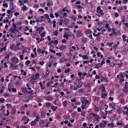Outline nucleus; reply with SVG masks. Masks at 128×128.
<instances>
[{
    "label": "nucleus",
    "mask_w": 128,
    "mask_h": 128,
    "mask_svg": "<svg viewBox=\"0 0 128 128\" xmlns=\"http://www.w3.org/2000/svg\"><path fill=\"white\" fill-rule=\"evenodd\" d=\"M27 118V117L26 116H25L22 118L21 120L22 121H24Z\"/></svg>",
    "instance_id": "obj_47"
},
{
    "label": "nucleus",
    "mask_w": 128,
    "mask_h": 128,
    "mask_svg": "<svg viewBox=\"0 0 128 128\" xmlns=\"http://www.w3.org/2000/svg\"><path fill=\"white\" fill-rule=\"evenodd\" d=\"M100 109V107L98 106H94V110L95 111L97 112H98L99 111Z\"/></svg>",
    "instance_id": "obj_26"
},
{
    "label": "nucleus",
    "mask_w": 128,
    "mask_h": 128,
    "mask_svg": "<svg viewBox=\"0 0 128 128\" xmlns=\"http://www.w3.org/2000/svg\"><path fill=\"white\" fill-rule=\"evenodd\" d=\"M70 88L72 90H76L78 89V88L76 85L74 86L72 84L70 85Z\"/></svg>",
    "instance_id": "obj_6"
},
{
    "label": "nucleus",
    "mask_w": 128,
    "mask_h": 128,
    "mask_svg": "<svg viewBox=\"0 0 128 128\" xmlns=\"http://www.w3.org/2000/svg\"><path fill=\"white\" fill-rule=\"evenodd\" d=\"M49 51L52 52V53H53L54 54H55L56 53V51L55 50H53L52 49H50L49 50Z\"/></svg>",
    "instance_id": "obj_40"
},
{
    "label": "nucleus",
    "mask_w": 128,
    "mask_h": 128,
    "mask_svg": "<svg viewBox=\"0 0 128 128\" xmlns=\"http://www.w3.org/2000/svg\"><path fill=\"white\" fill-rule=\"evenodd\" d=\"M47 5L48 6L50 7L53 5V2L51 1H49L47 3Z\"/></svg>",
    "instance_id": "obj_28"
},
{
    "label": "nucleus",
    "mask_w": 128,
    "mask_h": 128,
    "mask_svg": "<svg viewBox=\"0 0 128 128\" xmlns=\"http://www.w3.org/2000/svg\"><path fill=\"white\" fill-rule=\"evenodd\" d=\"M67 103V102L66 100H65L64 101L63 103V104L64 106H66Z\"/></svg>",
    "instance_id": "obj_39"
},
{
    "label": "nucleus",
    "mask_w": 128,
    "mask_h": 128,
    "mask_svg": "<svg viewBox=\"0 0 128 128\" xmlns=\"http://www.w3.org/2000/svg\"><path fill=\"white\" fill-rule=\"evenodd\" d=\"M36 123L35 121L33 120L31 122L30 125L32 126H34L36 124Z\"/></svg>",
    "instance_id": "obj_29"
},
{
    "label": "nucleus",
    "mask_w": 128,
    "mask_h": 128,
    "mask_svg": "<svg viewBox=\"0 0 128 128\" xmlns=\"http://www.w3.org/2000/svg\"><path fill=\"white\" fill-rule=\"evenodd\" d=\"M42 51V50L40 48H39L37 50V52H38L39 53H41Z\"/></svg>",
    "instance_id": "obj_49"
},
{
    "label": "nucleus",
    "mask_w": 128,
    "mask_h": 128,
    "mask_svg": "<svg viewBox=\"0 0 128 128\" xmlns=\"http://www.w3.org/2000/svg\"><path fill=\"white\" fill-rule=\"evenodd\" d=\"M3 6H5L6 8H7L8 7V5L7 3H5L3 4Z\"/></svg>",
    "instance_id": "obj_53"
},
{
    "label": "nucleus",
    "mask_w": 128,
    "mask_h": 128,
    "mask_svg": "<svg viewBox=\"0 0 128 128\" xmlns=\"http://www.w3.org/2000/svg\"><path fill=\"white\" fill-rule=\"evenodd\" d=\"M49 17L48 15V14H44L43 16H40L39 18H44L45 19Z\"/></svg>",
    "instance_id": "obj_12"
},
{
    "label": "nucleus",
    "mask_w": 128,
    "mask_h": 128,
    "mask_svg": "<svg viewBox=\"0 0 128 128\" xmlns=\"http://www.w3.org/2000/svg\"><path fill=\"white\" fill-rule=\"evenodd\" d=\"M20 13L19 12H15L14 14V15L16 16H17Z\"/></svg>",
    "instance_id": "obj_54"
},
{
    "label": "nucleus",
    "mask_w": 128,
    "mask_h": 128,
    "mask_svg": "<svg viewBox=\"0 0 128 128\" xmlns=\"http://www.w3.org/2000/svg\"><path fill=\"white\" fill-rule=\"evenodd\" d=\"M102 97L104 98H106L107 96V95L106 94L103 93H102Z\"/></svg>",
    "instance_id": "obj_31"
},
{
    "label": "nucleus",
    "mask_w": 128,
    "mask_h": 128,
    "mask_svg": "<svg viewBox=\"0 0 128 128\" xmlns=\"http://www.w3.org/2000/svg\"><path fill=\"white\" fill-rule=\"evenodd\" d=\"M100 15L102 16H103L104 15V13L102 12V10H100L99 12Z\"/></svg>",
    "instance_id": "obj_44"
},
{
    "label": "nucleus",
    "mask_w": 128,
    "mask_h": 128,
    "mask_svg": "<svg viewBox=\"0 0 128 128\" xmlns=\"http://www.w3.org/2000/svg\"><path fill=\"white\" fill-rule=\"evenodd\" d=\"M66 48V47L64 45H61L59 46V49L61 50H64Z\"/></svg>",
    "instance_id": "obj_21"
},
{
    "label": "nucleus",
    "mask_w": 128,
    "mask_h": 128,
    "mask_svg": "<svg viewBox=\"0 0 128 128\" xmlns=\"http://www.w3.org/2000/svg\"><path fill=\"white\" fill-rule=\"evenodd\" d=\"M21 72L22 75H24V76H26V75L27 73L24 70H21Z\"/></svg>",
    "instance_id": "obj_16"
},
{
    "label": "nucleus",
    "mask_w": 128,
    "mask_h": 128,
    "mask_svg": "<svg viewBox=\"0 0 128 128\" xmlns=\"http://www.w3.org/2000/svg\"><path fill=\"white\" fill-rule=\"evenodd\" d=\"M85 1L87 4H88V3L90 4H91V0H86Z\"/></svg>",
    "instance_id": "obj_42"
},
{
    "label": "nucleus",
    "mask_w": 128,
    "mask_h": 128,
    "mask_svg": "<svg viewBox=\"0 0 128 128\" xmlns=\"http://www.w3.org/2000/svg\"><path fill=\"white\" fill-rule=\"evenodd\" d=\"M70 71V69L69 68H68L66 70L64 71V72L67 73H68Z\"/></svg>",
    "instance_id": "obj_43"
},
{
    "label": "nucleus",
    "mask_w": 128,
    "mask_h": 128,
    "mask_svg": "<svg viewBox=\"0 0 128 128\" xmlns=\"http://www.w3.org/2000/svg\"><path fill=\"white\" fill-rule=\"evenodd\" d=\"M123 91L125 92H128V88L126 85H125V86L123 88Z\"/></svg>",
    "instance_id": "obj_18"
},
{
    "label": "nucleus",
    "mask_w": 128,
    "mask_h": 128,
    "mask_svg": "<svg viewBox=\"0 0 128 128\" xmlns=\"http://www.w3.org/2000/svg\"><path fill=\"white\" fill-rule=\"evenodd\" d=\"M12 26L10 28V31L12 33L14 32L17 33L18 32V31L17 29V27L16 26V25L14 23H13L12 24Z\"/></svg>",
    "instance_id": "obj_1"
},
{
    "label": "nucleus",
    "mask_w": 128,
    "mask_h": 128,
    "mask_svg": "<svg viewBox=\"0 0 128 128\" xmlns=\"http://www.w3.org/2000/svg\"><path fill=\"white\" fill-rule=\"evenodd\" d=\"M58 31L57 30H55L53 34L55 36H57L58 35Z\"/></svg>",
    "instance_id": "obj_30"
},
{
    "label": "nucleus",
    "mask_w": 128,
    "mask_h": 128,
    "mask_svg": "<svg viewBox=\"0 0 128 128\" xmlns=\"http://www.w3.org/2000/svg\"><path fill=\"white\" fill-rule=\"evenodd\" d=\"M46 106L47 107H49L51 106V103L49 102L46 103Z\"/></svg>",
    "instance_id": "obj_32"
},
{
    "label": "nucleus",
    "mask_w": 128,
    "mask_h": 128,
    "mask_svg": "<svg viewBox=\"0 0 128 128\" xmlns=\"http://www.w3.org/2000/svg\"><path fill=\"white\" fill-rule=\"evenodd\" d=\"M101 66L100 65V64H96L94 66L95 68L97 69H98Z\"/></svg>",
    "instance_id": "obj_23"
},
{
    "label": "nucleus",
    "mask_w": 128,
    "mask_h": 128,
    "mask_svg": "<svg viewBox=\"0 0 128 128\" xmlns=\"http://www.w3.org/2000/svg\"><path fill=\"white\" fill-rule=\"evenodd\" d=\"M39 84L40 85V87H41V89L43 90L44 88V86L42 85V83L41 82H40L39 83Z\"/></svg>",
    "instance_id": "obj_34"
},
{
    "label": "nucleus",
    "mask_w": 128,
    "mask_h": 128,
    "mask_svg": "<svg viewBox=\"0 0 128 128\" xmlns=\"http://www.w3.org/2000/svg\"><path fill=\"white\" fill-rule=\"evenodd\" d=\"M44 29V28L42 27L38 28L37 29V31L39 32V33L40 34L42 30Z\"/></svg>",
    "instance_id": "obj_25"
},
{
    "label": "nucleus",
    "mask_w": 128,
    "mask_h": 128,
    "mask_svg": "<svg viewBox=\"0 0 128 128\" xmlns=\"http://www.w3.org/2000/svg\"><path fill=\"white\" fill-rule=\"evenodd\" d=\"M90 62L89 60L84 61L83 62V63L84 64H88Z\"/></svg>",
    "instance_id": "obj_56"
},
{
    "label": "nucleus",
    "mask_w": 128,
    "mask_h": 128,
    "mask_svg": "<svg viewBox=\"0 0 128 128\" xmlns=\"http://www.w3.org/2000/svg\"><path fill=\"white\" fill-rule=\"evenodd\" d=\"M28 9L27 7H26V5H23L22 6L21 10L23 11L26 10Z\"/></svg>",
    "instance_id": "obj_19"
},
{
    "label": "nucleus",
    "mask_w": 128,
    "mask_h": 128,
    "mask_svg": "<svg viewBox=\"0 0 128 128\" xmlns=\"http://www.w3.org/2000/svg\"><path fill=\"white\" fill-rule=\"evenodd\" d=\"M40 72H38V71H37L36 74H35L34 76H35L36 78H37L38 79L40 76Z\"/></svg>",
    "instance_id": "obj_20"
},
{
    "label": "nucleus",
    "mask_w": 128,
    "mask_h": 128,
    "mask_svg": "<svg viewBox=\"0 0 128 128\" xmlns=\"http://www.w3.org/2000/svg\"><path fill=\"white\" fill-rule=\"evenodd\" d=\"M11 60L12 62L14 64H17L19 62V60L18 58L16 57H14L12 58Z\"/></svg>",
    "instance_id": "obj_4"
},
{
    "label": "nucleus",
    "mask_w": 128,
    "mask_h": 128,
    "mask_svg": "<svg viewBox=\"0 0 128 128\" xmlns=\"http://www.w3.org/2000/svg\"><path fill=\"white\" fill-rule=\"evenodd\" d=\"M19 123V122L18 121H17L16 122H15L14 124L15 126H18V124Z\"/></svg>",
    "instance_id": "obj_62"
},
{
    "label": "nucleus",
    "mask_w": 128,
    "mask_h": 128,
    "mask_svg": "<svg viewBox=\"0 0 128 128\" xmlns=\"http://www.w3.org/2000/svg\"><path fill=\"white\" fill-rule=\"evenodd\" d=\"M124 76L122 74H120V82H122L124 80Z\"/></svg>",
    "instance_id": "obj_17"
},
{
    "label": "nucleus",
    "mask_w": 128,
    "mask_h": 128,
    "mask_svg": "<svg viewBox=\"0 0 128 128\" xmlns=\"http://www.w3.org/2000/svg\"><path fill=\"white\" fill-rule=\"evenodd\" d=\"M107 122L105 121H103L102 123L99 124V126L102 128H104L106 126Z\"/></svg>",
    "instance_id": "obj_5"
},
{
    "label": "nucleus",
    "mask_w": 128,
    "mask_h": 128,
    "mask_svg": "<svg viewBox=\"0 0 128 128\" xmlns=\"http://www.w3.org/2000/svg\"><path fill=\"white\" fill-rule=\"evenodd\" d=\"M101 86V89L102 90V92H104L106 91L105 88L103 86V85H102Z\"/></svg>",
    "instance_id": "obj_33"
},
{
    "label": "nucleus",
    "mask_w": 128,
    "mask_h": 128,
    "mask_svg": "<svg viewBox=\"0 0 128 128\" xmlns=\"http://www.w3.org/2000/svg\"><path fill=\"white\" fill-rule=\"evenodd\" d=\"M114 44V42H112L110 43H107L108 45L110 47H111L112 46V44Z\"/></svg>",
    "instance_id": "obj_48"
},
{
    "label": "nucleus",
    "mask_w": 128,
    "mask_h": 128,
    "mask_svg": "<svg viewBox=\"0 0 128 128\" xmlns=\"http://www.w3.org/2000/svg\"><path fill=\"white\" fill-rule=\"evenodd\" d=\"M122 37L123 41L124 42H126V36L124 35H123L122 36Z\"/></svg>",
    "instance_id": "obj_37"
},
{
    "label": "nucleus",
    "mask_w": 128,
    "mask_h": 128,
    "mask_svg": "<svg viewBox=\"0 0 128 128\" xmlns=\"http://www.w3.org/2000/svg\"><path fill=\"white\" fill-rule=\"evenodd\" d=\"M91 114L97 120H98L99 117L98 115L94 114L93 113H92Z\"/></svg>",
    "instance_id": "obj_14"
},
{
    "label": "nucleus",
    "mask_w": 128,
    "mask_h": 128,
    "mask_svg": "<svg viewBox=\"0 0 128 128\" xmlns=\"http://www.w3.org/2000/svg\"><path fill=\"white\" fill-rule=\"evenodd\" d=\"M39 64L40 65L42 66L44 64V62L42 61V62H39Z\"/></svg>",
    "instance_id": "obj_58"
},
{
    "label": "nucleus",
    "mask_w": 128,
    "mask_h": 128,
    "mask_svg": "<svg viewBox=\"0 0 128 128\" xmlns=\"http://www.w3.org/2000/svg\"><path fill=\"white\" fill-rule=\"evenodd\" d=\"M16 111V110L15 108H13L12 109V114H14Z\"/></svg>",
    "instance_id": "obj_46"
},
{
    "label": "nucleus",
    "mask_w": 128,
    "mask_h": 128,
    "mask_svg": "<svg viewBox=\"0 0 128 128\" xmlns=\"http://www.w3.org/2000/svg\"><path fill=\"white\" fill-rule=\"evenodd\" d=\"M4 67L5 68H7L8 67V66L7 64V63L6 62H5L4 64Z\"/></svg>",
    "instance_id": "obj_51"
},
{
    "label": "nucleus",
    "mask_w": 128,
    "mask_h": 128,
    "mask_svg": "<svg viewBox=\"0 0 128 128\" xmlns=\"http://www.w3.org/2000/svg\"><path fill=\"white\" fill-rule=\"evenodd\" d=\"M85 32L87 34H90L92 33V31L88 29L86 30Z\"/></svg>",
    "instance_id": "obj_24"
},
{
    "label": "nucleus",
    "mask_w": 128,
    "mask_h": 128,
    "mask_svg": "<svg viewBox=\"0 0 128 128\" xmlns=\"http://www.w3.org/2000/svg\"><path fill=\"white\" fill-rule=\"evenodd\" d=\"M22 92L24 93H28V90L27 88H22Z\"/></svg>",
    "instance_id": "obj_22"
},
{
    "label": "nucleus",
    "mask_w": 128,
    "mask_h": 128,
    "mask_svg": "<svg viewBox=\"0 0 128 128\" xmlns=\"http://www.w3.org/2000/svg\"><path fill=\"white\" fill-rule=\"evenodd\" d=\"M74 84L78 88L81 87L82 86V83L78 80H76L74 82Z\"/></svg>",
    "instance_id": "obj_2"
},
{
    "label": "nucleus",
    "mask_w": 128,
    "mask_h": 128,
    "mask_svg": "<svg viewBox=\"0 0 128 128\" xmlns=\"http://www.w3.org/2000/svg\"><path fill=\"white\" fill-rule=\"evenodd\" d=\"M5 101V100L4 98H0V102H3Z\"/></svg>",
    "instance_id": "obj_50"
},
{
    "label": "nucleus",
    "mask_w": 128,
    "mask_h": 128,
    "mask_svg": "<svg viewBox=\"0 0 128 128\" xmlns=\"http://www.w3.org/2000/svg\"><path fill=\"white\" fill-rule=\"evenodd\" d=\"M114 126V124L112 123L111 124L109 123L108 124V126L109 128H112Z\"/></svg>",
    "instance_id": "obj_27"
},
{
    "label": "nucleus",
    "mask_w": 128,
    "mask_h": 128,
    "mask_svg": "<svg viewBox=\"0 0 128 128\" xmlns=\"http://www.w3.org/2000/svg\"><path fill=\"white\" fill-rule=\"evenodd\" d=\"M30 63V61L29 60H27L26 62V65H28Z\"/></svg>",
    "instance_id": "obj_45"
},
{
    "label": "nucleus",
    "mask_w": 128,
    "mask_h": 128,
    "mask_svg": "<svg viewBox=\"0 0 128 128\" xmlns=\"http://www.w3.org/2000/svg\"><path fill=\"white\" fill-rule=\"evenodd\" d=\"M105 115H106L107 114H109L111 113L112 111L111 110H110L107 111L106 110H105Z\"/></svg>",
    "instance_id": "obj_38"
},
{
    "label": "nucleus",
    "mask_w": 128,
    "mask_h": 128,
    "mask_svg": "<svg viewBox=\"0 0 128 128\" xmlns=\"http://www.w3.org/2000/svg\"><path fill=\"white\" fill-rule=\"evenodd\" d=\"M82 104L81 106V108L82 110H84V109L88 107L86 106V104L84 103L83 102H82Z\"/></svg>",
    "instance_id": "obj_11"
},
{
    "label": "nucleus",
    "mask_w": 128,
    "mask_h": 128,
    "mask_svg": "<svg viewBox=\"0 0 128 128\" xmlns=\"http://www.w3.org/2000/svg\"><path fill=\"white\" fill-rule=\"evenodd\" d=\"M46 72L45 74V76L46 77L49 76L50 73V71L49 69H48L47 67L46 68Z\"/></svg>",
    "instance_id": "obj_8"
},
{
    "label": "nucleus",
    "mask_w": 128,
    "mask_h": 128,
    "mask_svg": "<svg viewBox=\"0 0 128 128\" xmlns=\"http://www.w3.org/2000/svg\"><path fill=\"white\" fill-rule=\"evenodd\" d=\"M76 6L78 9H82L83 8V4L80 1H77L76 2Z\"/></svg>",
    "instance_id": "obj_3"
},
{
    "label": "nucleus",
    "mask_w": 128,
    "mask_h": 128,
    "mask_svg": "<svg viewBox=\"0 0 128 128\" xmlns=\"http://www.w3.org/2000/svg\"><path fill=\"white\" fill-rule=\"evenodd\" d=\"M128 52V50L127 49H124V50H122V53H124V54L125 53Z\"/></svg>",
    "instance_id": "obj_36"
},
{
    "label": "nucleus",
    "mask_w": 128,
    "mask_h": 128,
    "mask_svg": "<svg viewBox=\"0 0 128 128\" xmlns=\"http://www.w3.org/2000/svg\"><path fill=\"white\" fill-rule=\"evenodd\" d=\"M6 58L8 59L10 58V56L12 55V53L9 52H6Z\"/></svg>",
    "instance_id": "obj_7"
},
{
    "label": "nucleus",
    "mask_w": 128,
    "mask_h": 128,
    "mask_svg": "<svg viewBox=\"0 0 128 128\" xmlns=\"http://www.w3.org/2000/svg\"><path fill=\"white\" fill-rule=\"evenodd\" d=\"M44 98L46 100L48 101H51L53 100L52 97L50 96H49L47 97L45 96Z\"/></svg>",
    "instance_id": "obj_9"
},
{
    "label": "nucleus",
    "mask_w": 128,
    "mask_h": 128,
    "mask_svg": "<svg viewBox=\"0 0 128 128\" xmlns=\"http://www.w3.org/2000/svg\"><path fill=\"white\" fill-rule=\"evenodd\" d=\"M69 36L68 34V33L65 32L63 35V37L64 38H66V39H68V37Z\"/></svg>",
    "instance_id": "obj_15"
},
{
    "label": "nucleus",
    "mask_w": 128,
    "mask_h": 128,
    "mask_svg": "<svg viewBox=\"0 0 128 128\" xmlns=\"http://www.w3.org/2000/svg\"><path fill=\"white\" fill-rule=\"evenodd\" d=\"M118 47L117 45L116 44L113 47V49L114 50H116Z\"/></svg>",
    "instance_id": "obj_60"
},
{
    "label": "nucleus",
    "mask_w": 128,
    "mask_h": 128,
    "mask_svg": "<svg viewBox=\"0 0 128 128\" xmlns=\"http://www.w3.org/2000/svg\"><path fill=\"white\" fill-rule=\"evenodd\" d=\"M33 115L34 117L36 116L37 115V114L36 111H34L33 112Z\"/></svg>",
    "instance_id": "obj_63"
},
{
    "label": "nucleus",
    "mask_w": 128,
    "mask_h": 128,
    "mask_svg": "<svg viewBox=\"0 0 128 128\" xmlns=\"http://www.w3.org/2000/svg\"><path fill=\"white\" fill-rule=\"evenodd\" d=\"M14 50H16L19 49V48L18 46H16L14 47Z\"/></svg>",
    "instance_id": "obj_52"
},
{
    "label": "nucleus",
    "mask_w": 128,
    "mask_h": 128,
    "mask_svg": "<svg viewBox=\"0 0 128 128\" xmlns=\"http://www.w3.org/2000/svg\"><path fill=\"white\" fill-rule=\"evenodd\" d=\"M39 6V5L38 4H35L34 6V8H38Z\"/></svg>",
    "instance_id": "obj_61"
},
{
    "label": "nucleus",
    "mask_w": 128,
    "mask_h": 128,
    "mask_svg": "<svg viewBox=\"0 0 128 128\" xmlns=\"http://www.w3.org/2000/svg\"><path fill=\"white\" fill-rule=\"evenodd\" d=\"M55 106H52L51 107V108L52 110L53 111H54L55 110Z\"/></svg>",
    "instance_id": "obj_57"
},
{
    "label": "nucleus",
    "mask_w": 128,
    "mask_h": 128,
    "mask_svg": "<svg viewBox=\"0 0 128 128\" xmlns=\"http://www.w3.org/2000/svg\"><path fill=\"white\" fill-rule=\"evenodd\" d=\"M82 58L84 59H88V57L87 56V55H82Z\"/></svg>",
    "instance_id": "obj_35"
},
{
    "label": "nucleus",
    "mask_w": 128,
    "mask_h": 128,
    "mask_svg": "<svg viewBox=\"0 0 128 128\" xmlns=\"http://www.w3.org/2000/svg\"><path fill=\"white\" fill-rule=\"evenodd\" d=\"M100 6H98L97 8V9L96 10V12H100L99 10L100 11Z\"/></svg>",
    "instance_id": "obj_41"
},
{
    "label": "nucleus",
    "mask_w": 128,
    "mask_h": 128,
    "mask_svg": "<svg viewBox=\"0 0 128 128\" xmlns=\"http://www.w3.org/2000/svg\"><path fill=\"white\" fill-rule=\"evenodd\" d=\"M12 90L13 92H16L17 91V90L16 88H12Z\"/></svg>",
    "instance_id": "obj_59"
},
{
    "label": "nucleus",
    "mask_w": 128,
    "mask_h": 128,
    "mask_svg": "<svg viewBox=\"0 0 128 128\" xmlns=\"http://www.w3.org/2000/svg\"><path fill=\"white\" fill-rule=\"evenodd\" d=\"M31 78L30 80V82L32 84H34L35 82V80H36V78L34 77V76H33L31 77Z\"/></svg>",
    "instance_id": "obj_10"
},
{
    "label": "nucleus",
    "mask_w": 128,
    "mask_h": 128,
    "mask_svg": "<svg viewBox=\"0 0 128 128\" xmlns=\"http://www.w3.org/2000/svg\"><path fill=\"white\" fill-rule=\"evenodd\" d=\"M114 15L116 17H118L119 16V14L117 12H116L114 13Z\"/></svg>",
    "instance_id": "obj_64"
},
{
    "label": "nucleus",
    "mask_w": 128,
    "mask_h": 128,
    "mask_svg": "<svg viewBox=\"0 0 128 128\" xmlns=\"http://www.w3.org/2000/svg\"><path fill=\"white\" fill-rule=\"evenodd\" d=\"M45 34V32H44L43 33H41V34L40 35V36L42 37H43L44 36Z\"/></svg>",
    "instance_id": "obj_55"
},
{
    "label": "nucleus",
    "mask_w": 128,
    "mask_h": 128,
    "mask_svg": "<svg viewBox=\"0 0 128 128\" xmlns=\"http://www.w3.org/2000/svg\"><path fill=\"white\" fill-rule=\"evenodd\" d=\"M0 52H5L7 50L6 46H4L3 47L1 48L0 49Z\"/></svg>",
    "instance_id": "obj_13"
}]
</instances>
